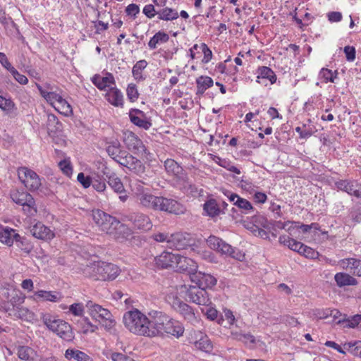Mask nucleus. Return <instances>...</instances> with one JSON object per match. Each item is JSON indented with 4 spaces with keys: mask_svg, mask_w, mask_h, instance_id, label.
<instances>
[{
    "mask_svg": "<svg viewBox=\"0 0 361 361\" xmlns=\"http://www.w3.org/2000/svg\"><path fill=\"white\" fill-rule=\"evenodd\" d=\"M133 190L137 203L145 209L166 212L176 215L183 214L185 212L184 206L178 201L162 196H155L141 183L135 184Z\"/></svg>",
    "mask_w": 361,
    "mask_h": 361,
    "instance_id": "1",
    "label": "nucleus"
},
{
    "mask_svg": "<svg viewBox=\"0 0 361 361\" xmlns=\"http://www.w3.org/2000/svg\"><path fill=\"white\" fill-rule=\"evenodd\" d=\"M185 331L183 325L163 312H151V335L154 337H181Z\"/></svg>",
    "mask_w": 361,
    "mask_h": 361,
    "instance_id": "2",
    "label": "nucleus"
},
{
    "mask_svg": "<svg viewBox=\"0 0 361 361\" xmlns=\"http://www.w3.org/2000/svg\"><path fill=\"white\" fill-rule=\"evenodd\" d=\"M125 326L133 334L149 337L151 335V312L149 317L135 309L128 311L123 315Z\"/></svg>",
    "mask_w": 361,
    "mask_h": 361,
    "instance_id": "3",
    "label": "nucleus"
},
{
    "mask_svg": "<svg viewBox=\"0 0 361 361\" xmlns=\"http://www.w3.org/2000/svg\"><path fill=\"white\" fill-rule=\"evenodd\" d=\"M120 273L118 266L104 262H97L87 265L85 274L98 281H112Z\"/></svg>",
    "mask_w": 361,
    "mask_h": 361,
    "instance_id": "4",
    "label": "nucleus"
},
{
    "mask_svg": "<svg viewBox=\"0 0 361 361\" xmlns=\"http://www.w3.org/2000/svg\"><path fill=\"white\" fill-rule=\"evenodd\" d=\"M42 319L44 325L51 331L56 333L60 338L71 341L74 334L71 325L65 321L56 319L49 314H42Z\"/></svg>",
    "mask_w": 361,
    "mask_h": 361,
    "instance_id": "5",
    "label": "nucleus"
},
{
    "mask_svg": "<svg viewBox=\"0 0 361 361\" xmlns=\"http://www.w3.org/2000/svg\"><path fill=\"white\" fill-rule=\"evenodd\" d=\"M207 243L211 249L239 261H242L245 257V255L240 250L214 235H210L207 240Z\"/></svg>",
    "mask_w": 361,
    "mask_h": 361,
    "instance_id": "6",
    "label": "nucleus"
},
{
    "mask_svg": "<svg viewBox=\"0 0 361 361\" xmlns=\"http://www.w3.org/2000/svg\"><path fill=\"white\" fill-rule=\"evenodd\" d=\"M168 302L171 305L172 308L178 314H180L184 319L192 325L198 324L200 322L198 315L195 310L189 305L181 301L178 297L173 295H168L166 298Z\"/></svg>",
    "mask_w": 361,
    "mask_h": 361,
    "instance_id": "7",
    "label": "nucleus"
},
{
    "mask_svg": "<svg viewBox=\"0 0 361 361\" xmlns=\"http://www.w3.org/2000/svg\"><path fill=\"white\" fill-rule=\"evenodd\" d=\"M92 216L94 221L99 229L109 235L115 233L116 226H119V221L116 217L102 210L94 211Z\"/></svg>",
    "mask_w": 361,
    "mask_h": 361,
    "instance_id": "8",
    "label": "nucleus"
},
{
    "mask_svg": "<svg viewBox=\"0 0 361 361\" xmlns=\"http://www.w3.org/2000/svg\"><path fill=\"white\" fill-rule=\"evenodd\" d=\"M18 176L20 181L30 191H36L42 185L39 176L35 171L27 167L23 166L18 168Z\"/></svg>",
    "mask_w": 361,
    "mask_h": 361,
    "instance_id": "9",
    "label": "nucleus"
},
{
    "mask_svg": "<svg viewBox=\"0 0 361 361\" xmlns=\"http://www.w3.org/2000/svg\"><path fill=\"white\" fill-rule=\"evenodd\" d=\"M171 241H169V248L177 250H186L190 248L195 250L194 247L197 246L196 238L188 233H176L171 234Z\"/></svg>",
    "mask_w": 361,
    "mask_h": 361,
    "instance_id": "10",
    "label": "nucleus"
},
{
    "mask_svg": "<svg viewBox=\"0 0 361 361\" xmlns=\"http://www.w3.org/2000/svg\"><path fill=\"white\" fill-rule=\"evenodd\" d=\"M123 221L131 223L134 229L147 231L152 228V222L148 215L142 212H131L123 216Z\"/></svg>",
    "mask_w": 361,
    "mask_h": 361,
    "instance_id": "11",
    "label": "nucleus"
},
{
    "mask_svg": "<svg viewBox=\"0 0 361 361\" xmlns=\"http://www.w3.org/2000/svg\"><path fill=\"white\" fill-rule=\"evenodd\" d=\"M123 156L118 157L117 163L126 167L130 171L135 174H142L145 171V167L140 160L131 155L127 151L123 152Z\"/></svg>",
    "mask_w": 361,
    "mask_h": 361,
    "instance_id": "12",
    "label": "nucleus"
},
{
    "mask_svg": "<svg viewBox=\"0 0 361 361\" xmlns=\"http://www.w3.org/2000/svg\"><path fill=\"white\" fill-rule=\"evenodd\" d=\"M186 297L199 305L209 306L212 304L207 291L200 286H190L186 292Z\"/></svg>",
    "mask_w": 361,
    "mask_h": 361,
    "instance_id": "13",
    "label": "nucleus"
},
{
    "mask_svg": "<svg viewBox=\"0 0 361 361\" xmlns=\"http://www.w3.org/2000/svg\"><path fill=\"white\" fill-rule=\"evenodd\" d=\"M336 188L341 191L348 193L349 195L357 198L361 197V185L353 179H340L335 182Z\"/></svg>",
    "mask_w": 361,
    "mask_h": 361,
    "instance_id": "14",
    "label": "nucleus"
},
{
    "mask_svg": "<svg viewBox=\"0 0 361 361\" xmlns=\"http://www.w3.org/2000/svg\"><path fill=\"white\" fill-rule=\"evenodd\" d=\"M106 170H108V169L105 166L102 171L104 175H105L108 179L109 186L114 190V192L120 194L119 199L121 202H126L128 196L126 194V190L121 178L115 173H109V171L106 172Z\"/></svg>",
    "mask_w": 361,
    "mask_h": 361,
    "instance_id": "15",
    "label": "nucleus"
},
{
    "mask_svg": "<svg viewBox=\"0 0 361 361\" xmlns=\"http://www.w3.org/2000/svg\"><path fill=\"white\" fill-rule=\"evenodd\" d=\"M124 142L130 151L141 156H146L147 150L142 141L135 133H130L126 135Z\"/></svg>",
    "mask_w": 361,
    "mask_h": 361,
    "instance_id": "16",
    "label": "nucleus"
},
{
    "mask_svg": "<svg viewBox=\"0 0 361 361\" xmlns=\"http://www.w3.org/2000/svg\"><path fill=\"white\" fill-rule=\"evenodd\" d=\"M40 95L52 107L54 106L57 101L61 99V95L54 91V87L50 84H45L44 87L40 85H36Z\"/></svg>",
    "mask_w": 361,
    "mask_h": 361,
    "instance_id": "17",
    "label": "nucleus"
},
{
    "mask_svg": "<svg viewBox=\"0 0 361 361\" xmlns=\"http://www.w3.org/2000/svg\"><path fill=\"white\" fill-rule=\"evenodd\" d=\"M191 280L201 288H210L216 284V279L211 274L201 271H196L191 276Z\"/></svg>",
    "mask_w": 361,
    "mask_h": 361,
    "instance_id": "18",
    "label": "nucleus"
},
{
    "mask_svg": "<svg viewBox=\"0 0 361 361\" xmlns=\"http://www.w3.org/2000/svg\"><path fill=\"white\" fill-rule=\"evenodd\" d=\"M130 121L135 126L145 130H148L152 126V123L147 119L145 114L137 109H131L129 111Z\"/></svg>",
    "mask_w": 361,
    "mask_h": 361,
    "instance_id": "19",
    "label": "nucleus"
},
{
    "mask_svg": "<svg viewBox=\"0 0 361 361\" xmlns=\"http://www.w3.org/2000/svg\"><path fill=\"white\" fill-rule=\"evenodd\" d=\"M175 269L180 272H188L192 276L197 271V264L194 259L178 255Z\"/></svg>",
    "mask_w": 361,
    "mask_h": 361,
    "instance_id": "20",
    "label": "nucleus"
},
{
    "mask_svg": "<svg viewBox=\"0 0 361 361\" xmlns=\"http://www.w3.org/2000/svg\"><path fill=\"white\" fill-rule=\"evenodd\" d=\"M90 315L95 320L99 322L111 316V312L102 307L98 304L94 303L92 301H88L86 304Z\"/></svg>",
    "mask_w": 361,
    "mask_h": 361,
    "instance_id": "21",
    "label": "nucleus"
},
{
    "mask_svg": "<svg viewBox=\"0 0 361 361\" xmlns=\"http://www.w3.org/2000/svg\"><path fill=\"white\" fill-rule=\"evenodd\" d=\"M178 256V254H174L169 252H164L158 257L156 258V264L158 267L162 269H166L169 267L175 269Z\"/></svg>",
    "mask_w": 361,
    "mask_h": 361,
    "instance_id": "22",
    "label": "nucleus"
},
{
    "mask_svg": "<svg viewBox=\"0 0 361 361\" xmlns=\"http://www.w3.org/2000/svg\"><path fill=\"white\" fill-rule=\"evenodd\" d=\"M31 234L36 238L49 240L54 238V233L41 222L36 223L30 228Z\"/></svg>",
    "mask_w": 361,
    "mask_h": 361,
    "instance_id": "23",
    "label": "nucleus"
},
{
    "mask_svg": "<svg viewBox=\"0 0 361 361\" xmlns=\"http://www.w3.org/2000/svg\"><path fill=\"white\" fill-rule=\"evenodd\" d=\"M343 269L349 270L353 275L361 277V260L355 258H345L339 262Z\"/></svg>",
    "mask_w": 361,
    "mask_h": 361,
    "instance_id": "24",
    "label": "nucleus"
},
{
    "mask_svg": "<svg viewBox=\"0 0 361 361\" xmlns=\"http://www.w3.org/2000/svg\"><path fill=\"white\" fill-rule=\"evenodd\" d=\"M106 100L113 106L123 107L124 104L123 95L116 87H110L105 94Z\"/></svg>",
    "mask_w": 361,
    "mask_h": 361,
    "instance_id": "25",
    "label": "nucleus"
},
{
    "mask_svg": "<svg viewBox=\"0 0 361 361\" xmlns=\"http://www.w3.org/2000/svg\"><path fill=\"white\" fill-rule=\"evenodd\" d=\"M92 83L99 90H105L111 85L115 84V80L111 73H107L106 76L102 77L99 75H94L92 78Z\"/></svg>",
    "mask_w": 361,
    "mask_h": 361,
    "instance_id": "26",
    "label": "nucleus"
},
{
    "mask_svg": "<svg viewBox=\"0 0 361 361\" xmlns=\"http://www.w3.org/2000/svg\"><path fill=\"white\" fill-rule=\"evenodd\" d=\"M164 166L168 173L174 176L178 179L184 178L185 173L183 167L173 159H167L164 161Z\"/></svg>",
    "mask_w": 361,
    "mask_h": 361,
    "instance_id": "27",
    "label": "nucleus"
},
{
    "mask_svg": "<svg viewBox=\"0 0 361 361\" xmlns=\"http://www.w3.org/2000/svg\"><path fill=\"white\" fill-rule=\"evenodd\" d=\"M106 150L109 157L117 162L118 157L123 156V152L126 151L122 149L121 145L118 140H114L106 143Z\"/></svg>",
    "mask_w": 361,
    "mask_h": 361,
    "instance_id": "28",
    "label": "nucleus"
},
{
    "mask_svg": "<svg viewBox=\"0 0 361 361\" xmlns=\"http://www.w3.org/2000/svg\"><path fill=\"white\" fill-rule=\"evenodd\" d=\"M257 76L256 82L259 84H263V82L261 81V80L263 79L268 80L271 84H274L276 81V75L269 67L264 66H259L257 70Z\"/></svg>",
    "mask_w": 361,
    "mask_h": 361,
    "instance_id": "29",
    "label": "nucleus"
},
{
    "mask_svg": "<svg viewBox=\"0 0 361 361\" xmlns=\"http://www.w3.org/2000/svg\"><path fill=\"white\" fill-rule=\"evenodd\" d=\"M64 357L68 361H93L87 353L75 348H68Z\"/></svg>",
    "mask_w": 361,
    "mask_h": 361,
    "instance_id": "30",
    "label": "nucleus"
},
{
    "mask_svg": "<svg viewBox=\"0 0 361 361\" xmlns=\"http://www.w3.org/2000/svg\"><path fill=\"white\" fill-rule=\"evenodd\" d=\"M20 235L15 230L8 227H0V241L8 246H11L15 239H19Z\"/></svg>",
    "mask_w": 361,
    "mask_h": 361,
    "instance_id": "31",
    "label": "nucleus"
},
{
    "mask_svg": "<svg viewBox=\"0 0 361 361\" xmlns=\"http://www.w3.org/2000/svg\"><path fill=\"white\" fill-rule=\"evenodd\" d=\"M334 280L336 285L340 288L348 286H356L358 283L357 280L355 278L344 272H338L334 276Z\"/></svg>",
    "mask_w": 361,
    "mask_h": 361,
    "instance_id": "32",
    "label": "nucleus"
},
{
    "mask_svg": "<svg viewBox=\"0 0 361 361\" xmlns=\"http://www.w3.org/2000/svg\"><path fill=\"white\" fill-rule=\"evenodd\" d=\"M10 196L13 202L16 204L22 205L25 202H30L31 199L33 198L32 195L28 192L18 190H13L11 191Z\"/></svg>",
    "mask_w": 361,
    "mask_h": 361,
    "instance_id": "33",
    "label": "nucleus"
},
{
    "mask_svg": "<svg viewBox=\"0 0 361 361\" xmlns=\"http://www.w3.org/2000/svg\"><path fill=\"white\" fill-rule=\"evenodd\" d=\"M0 109L9 116L16 115L17 107L11 98L0 95Z\"/></svg>",
    "mask_w": 361,
    "mask_h": 361,
    "instance_id": "34",
    "label": "nucleus"
},
{
    "mask_svg": "<svg viewBox=\"0 0 361 361\" xmlns=\"http://www.w3.org/2000/svg\"><path fill=\"white\" fill-rule=\"evenodd\" d=\"M197 92L198 95H202L204 92L209 87L213 86L214 81L209 76H200L196 79Z\"/></svg>",
    "mask_w": 361,
    "mask_h": 361,
    "instance_id": "35",
    "label": "nucleus"
},
{
    "mask_svg": "<svg viewBox=\"0 0 361 361\" xmlns=\"http://www.w3.org/2000/svg\"><path fill=\"white\" fill-rule=\"evenodd\" d=\"M131 234L132 231L130 228H129L127 226L121 224L119 221V226H116L115 233H112L111 235H113L116 240L119 242H123L124 240L128 239Z\"/></svg>",
    "mask_w": 361,
    "mask_h": 361,
    "instance_id": "36",
    "label": "nucleus"
},
{
    "mask_svg": "<svg viewBox=\"0 0 361 361\" xmlns=\"http://www.w3.org/2000/svg\"><path fill=\"white\" fill-rule=\"evenodd\" d=\"M15 289L16 288L9 285L4 286L0 288V298L3 301L1 306L6 312L11 310V307H7V303L11 297L12 292L14 291Z\"/></svg>",
    "mask_w": 361,
    "mask_h": 361,
    "instance_id": "37",
    "label": "nucleus"
},
{
    "mask_svg": "<svg viewBox=\"0 0 361 361\" xmlns=\"http://www.w3.org/2000/svg\"><path fill=\"white\" fill-rule=\"evenodd\" d=\"M54 108L59 113L65 116L68 117L73 115V109L71 105L65 99H63L62 96L55 104Z\"/></svg>",
    "mask_w": 361,
    "mask_h": 361,
    "instance_id": "38",
    "label": "nucleus"
},
{
    "mask_svg": "<svg viewBox=\"0 0 361 361\" xmlns=\"http://www.w3.org/2000/svg\"><path fill=\"white\" fill-rule=\"evenodd\" d=\"M169 36L164 32H157L149 41L148 46L150 49H154L158 44L166 43L169 41Z\"/></svg>",
    "mask_w": 361,
    "mask_h": 361,
    "instance_id": "39",
    "label": "nucleus"
},
{
    "mask_svg": "<svg viewBox=\"0 0 361 361\" xmlns=\"http://www.w3.org/2000/svg\"><path fill=\"white\" fill-rule=\"evenodd\" d=\"M25 295L18 289H15L11 293V297L7 303V307H11V310L18 307L24 302Z\"/></svg>",
    "mask_w": 361,
    "mask_h": 361,
    "instance_id": "40",
    "label": "nucleus"
},
{
    "mask_svg": "<svg viewBox=\"0 0 361 361\" xmlns=\"http://www.w3.org/2000/svg\"><path fill=\"white\" fill-rule=\"evenodd\" d=\"M157 15L159 16V19L167 21L175 20L178 18L177 11L167 7L158 11Z\"/></svg>",
    "mask_w": 361,
    "mask_h": 361,
    "instance_id": "41",
    "label": "nucleus"
},
{
    "mask_svg": "<svg viewBox=\"0 0 361 361\" xmlns=\"http://www.w3.org/2000/svg\"><path fill=\"white\" fill-rule=\"evenodd\" d=\"M343 348L346 352L350 353L354 356L361 357V341L345 343Z\"/></svg>",
    "mask_w": 361,
    "mask_h": 361,
    "instance_id": "42",
    "label": "nucleus"
},
{
    "mask_svg": "<svg viewBox=\"0 0 361 361\" xmlns=\"http://www.w3.org/2000/svg\"><path fill=\"white\" fill-rule=\"evenodd\" d=\"M35 354V351L28 346H19L18 348V356L20 360L25 361L32 360Z\"/></svg>",
    "mask_w": 361,
    "mask_h": 361,
    "instance_id": "43",
    "label": "nucleus"
},
{
    "mask_svg": "<svg viewBox=\"0 0 361 361\" xmlns=\"http://www.w3.org/2000/svg\"><path fill=\"white\" fill-rule=\"evenodd\" d=\"M204 210L207 214L211 217H214L219 214L220 209L214 200H210L204 204Z\"/></svg>",
    "mask_w": 361,
    "mask_h": 361,
    "instance_id": "44",
    "label": "nucleus"
},
{
    "mask_svg": "<svg viewBox=\"0 0 361 361\" xmlns=\"http://www.w3.org/2000/svg\"><path fill=\"white\" fill-rule=\"evenodd\" d=\"M235 205L245 214H250L255 210L252 204L248 200L240 197H238V200L235 202Z\"/></svg>",
    "mask_w": 361,
    "mask_h": 361,
    "instance_id": "45",
    "label": "nucleus"
},
{
    "mask_svg": "<svg viewBox=\"0 0 361 361\" xmlns=\"http://www.w3.org/2000/svg\"><path fill=\"white\" fill-rule=\"evenodd\" d=\"M35 295L45 301L56 302L59 299V294L51 291L39 290L35 293Z\"/></svg>",
    "mask_w": 361,
    "mask_h": 361,
    "instance_id": "46",
    "label": "nucleus"
},
{
    "mask_svg": "<svg viewBox=\"0 0 361 361\" xmlns=\"http://www.w3.org/2000/svg\"><path fill=\"white\" fill-rule=\"evenodd\" d=\"M195 345L197 348L207 353L212 351L213 348L212 342L207 336L202 337L200 339L195 341Z\"/></svg>",
    "mask_w": 361,
    "mask_h": 361,
    "instance_id": "47",
    "label": "nucleus"
},
{
    "mask_svg": "<svg viewBox=\"0 0 361 361\" xmlns=\"http://www.w3.org/2000/svg\"><path fill=\"white\" fill-rule=\"evenodd\" d=\"M319 76L323 79L324 82H334L335 79L337 78L338 72L336 71L332 72L331 70L323 68L319 72Z\"/></svg>",
    "mask_w": 361,
    "mask_h": 361,
    "instance_id": "48",
    "label": "nucleus"
},
{
    "mask_svg": "<svg viewBox=\"0 0 361 361\" xmlns=\"http://www.w3.org/2000/svg\"><path fill=\"white\" fill-rule=\"evenodd\" d=\"M23 207V213L27 216H34L37 213V209L34 197L31 199L30 202H25L21 205Z\"/></svg>",
    "mask_w": 361,
    "mask_h": 361,
    "instance_id": "49",
    "label": "nucleus"
},
{
    "mask_svg": "<svg viewBox=\"0 0 361 361\" xmlns=\"http://www.w3.org/2000/svg\"><path fill=\"white\" fill-rule=\"evenodd\" d=\"M14 241L16 242L17 247L24 252L29 254L31 252L32 246L25 238H22L20 235L19 239H15Z\"/></svg>",
    "mask_w": 361,
    "mask_h": 361,
    "instance_id": "50",
    "label": "nucleus"
},
{
    "mask_svg": "<svg viewBox=\"0 0 361 361\" xmlns=\"http://www.w3.org/2000/svg\"><path fill=\"white\" fill-rule=\"evenodd\" d=\"M252 221L255 228L260 226L267 228L269 226L267 219L261 214H254L252 217Z\"/></svg>",
    "mask_w": 361,
    "mask_h": 361,
    "instance_id": "51",
    "label": "nucleus"
},
{
    "mask_svg": "<svg viewBox=\"0 0 361 361\" xmlns=\"http://www.w3.org/2000/svg\"><path fill=\"white\" fill-rule=\"evenodd\" d=\"M361 322V314H356L345 321H343L344 327L355 328Z\"/></svg>",
    "mask_w": 361,
    "mask_h": 361,
    "instance_id": "52",
    "label": "nucleus"
},
{
    "mask_svg": "<svg viewBox=\"0 0 361 361\" xmlns=\"http://www.w3.org/2000/svg\"><path fill=\"white\" fill-rule=\"evenodd\" d=\"M59 166L62 172L67 176H71L72 175L73 168L70 160L66 159L61 160L59 163Z\"/></svg>",
    "mask_w": 361,
    "mask_h": 361,
    "instance_id": "53",
    "label": "nucleus"
},
{
    "mask_svg": "<svg viewBox=\"0 0 361 361\" xmlns=\"http://www.w3.org/2000/svg\"><path fill=\"white\" fill-rule=\"evenodd\" d=\"M152 238L159 243H166V246L169 247V241H171V235L167 233H156L152 235Z\"/></svg>",
    "mask_w": 361,
    "mask_h": 361,
    "instance_id": "54",
    "label": "nucleus"
},
{
    "mask_svg": "<svg viewBox=\"0 0 361 361\" xmlns=\"http://www.w3.org/2000/svg\"><path fill=\"white\" fill-rule=\"evenodd\" d=\"M126 92H127V97L130 102H134L135 101H136L137 99L139 93H138V91L137 90L135 85H134V84L128 85Z\"/></svg>",
    "mask_w": 361,
    "mask_h": 361,
    "instance_id": "55",
    "label": "nucleus"
},
{
    "mask_svg": "<svg viewBox=\"0 0 361 361\" xmlns=\"http://www.w3.org/2000/svg\"><path fill=\"white\" fill-rule=\"evenodd\" d=\"M200 48L201 49L204 57L202 60V63H207L209 61H211L212 58V52L209 49V48L207 47V45L204 43H202L200 46Z\"/></svg>",
    "mask_w": 361,
    "mask_h": 361,
    "instance_id": "56",
    "label": "nucleus"
},
{
    "mask_svg": "<svg viewBox=\"0 0 361 361\" xmlns=\"http://www.w3.org/2000/svg\"><path fill=\"white\" fill-rule=\"evenodd\" d=\"M300 254H302L305 257L310 259H315L319 255V253L317 251L305 245H303Z\"/></svg>",
    "mask_w": 361,
    "mask_h": 361,
    "instance_id": "57",
    "label": "nucleus"
},
{
    "mask_svg": "<svg viewBox=\"0 0 361 361\" xmlns=\"http://www.w3.org/2000/svg\"><path fill=\"white\" fill-rule=\"evenodd\" d=\"M14 79L21 85H26L28 82V79L24 75L20 74L15 68L10 72Z\"/></svg>",
    "mask_w": 361,
    "mask_h": 361,
    "instance_id": "58",
    "label": "nucleus"
},
{
    "mask_svg": "<svg viewBox=\"0 0 361 361\" xmlns=\"http://www.w3.org/2000/svg\"><path fill=\"white\" fill-rule=\"evenodd\" d=\"M77 180L85 188H89L92 180L90 176H85L82 172L78 173Z\"/></svg>",
    "mask_w": 361,
    "mask_h": 361,
    "instance_id": "59",
    "label": "nucleus"
},
{
    "mask_svg": "<svg viewBox=\"0 0 361 361\" xmlns=\"http://www.w3.org/2000/svg\"><path fill=\"white\" fill-rule=\"evenodd\" d=\"M202 312L204 313L207 318L212 321L215 320L218 317L217 310L212 307L207 306L205 309H202Z\"/></svg>",
    "mask_w": 361,
    "mask_h": 361,
    "instance_id": "60",
    "label": "nucleus"
},
{
    "mask_svg": "<svg viewBox=\"0 0 361 361\" xmlns=\"http://www.w3.org/2000/svg\"><path fill=\"white\" fill-rule=\"evenodd\" d=\"M69 312L75 316H82L84 312L83 305L81 303H74L69 307Z\"/></svg>",
    "mask_w": 361,
    "mask_h": 361,
    "instance_id": "61",
    "label": "nucleus"
},
{
    "mask_svg": "<svg viewBox=\"0 0 361 361\" xmlns=\"http://www.w3.org/2000/svg\"><path fill=\"white\" fill-rule=\"evenodd\" d=\"M343 51L347 61H353L355 59L356 51L354 47L345 46Z\"/></svg>",
    "mask_w": 361,
    "mask_h": 361,
    "instance_id": "62",
    "label": "nucleus"
},
{
    "mask_svg": "<svg viewBox=\"0 0 361 361\" xmlns=\"http://www.w3.org/2000/svg\"><path fill=\"white\" fill-rule=\"evenodd\" d=\"M140 12L139 6L135 4H129L126 8V13L128 16H132L134 18L136 17L137 14Z\"/></svg>",
    "mask_w": 361,
    "mask_h": 361,
    "instance_id": "63",
    "label": "nucleus"
},
{
    "mask_svg": "<svg viewBox=\"0 0 361 361\" xmlns=\"http://www.w3.org/2000/svg\"><path fill=\"white\" fill-rule=\"evenodd\" d=\"M113 361H135L133 358L121 353H113L111 355Z\"/></svg>",
    "mask_w": 361,
    "mask_h": 361,
    "instance_id": "64",
    "label": "nucleus"
}]
</instances>
